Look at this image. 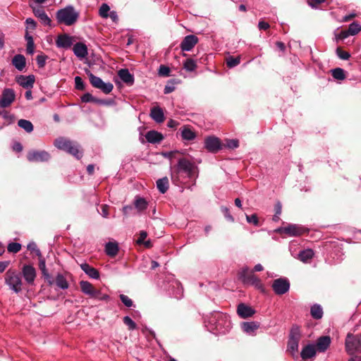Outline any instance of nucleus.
Masks as SVG:
<instances>
[{
	"label": "nucleus",
	"mask_w": 361,
	"mask_h": 361,
	"mask_svg": "<svg viewBox=\"0 0 361 361\" xmlns=\"http://www.w3.org/2000/svg\"><path fill=\"white\" fill-rule=\"evenodd\" d=\"M196 169L197 167L193 162L186 158H180L171 172V180L176 185L183 184L186 178H195Z\"/></svg>",
	"instance_id": "f257e3e1"
},
{
	"label": "nucleus",
	"mask_w": 361,
	"mask_h": 361,
	"mask_svg": "<svg viewBox=\"0 0 361 361\" xmlns=\"http://www.w3.org/2000/svg\"><path fill=\"white\" fill-rule=\"evenodd\" d=\"M210 331H216L218 333H225L231 328V321L228 315L219 312L211 314L208 319Z\"/></svg>",
	"instance_id": "f03ea898"
},
{
	"label": "nucleus",
	"mask_w": 361,
	"mask_h": 361,
	"mask_svg": "<svg viewBox=\"0 0 361 361\" xmlns=\"http://www.w3.org/2000/svg\"><path fill=\"white\" fill-rule=\"evenodd\" d=\"M79 16V12L71 5L61 8L56 13V18L58 23L63 24L66 26L74 25L78 21Z\"/></svg>",
	"instance_id": "7ed1b4c3"
},
{
	"label": "nucleus",
	"mask_w": 361,
	"mask_h": 361,
	"mask_svg": "<svg viewBox=\"0 0 361 361\" xmlns=\"http://www.w3.org/2000/svg\"><path fill=\"white\" fill-rule=\"evenodd\" d=\"M54 145L58 149L66 151L78 159L82 157V152L80 149L79 145L68 139L59 137L55 140Z\"/></svg>",
	"instance_id": "20e7f679"
},
{
	"label": "nucleus",
	"mask_w": 361,
	"mask_h": 361,
	"mask_svg": "<svg viewBox=\"0 0 361 361\" xmlns=\"http://www.w3.org/2000/svg\"><path fill=\"white\" fill-rule=\"evenodd\" d=\"M239 278L244 284L254 286L256 289L264 293L265 289L262 281L253 274V271H249L247 267L242 268L239 273Z\"/></svg>",
	"instance_id": "39448f33"
},
{
	"label": "nucleus",
	"mask_w": 361,
	"mask_h": 361,
	"mask_svg": "<svg viewBox=\"0 0 361 361\" xmlns=\"http://www.w3.org/2000/svg\"><path fill=\"white\" fill-rule=\"evenodd\" d=\"M5 283L10 289L16 293L22 290V279L21 275L15 271L8 270L5 274Z\"/></svg>",
	"instance_id": "423d86ee"
},
{
	"label": "nucleus",
	"mask_w": 361,
	"mask_h": 361,
	"mask_svg": "<svg viewBox=\"0 0 361 361\" xmlns=\"http://www.w3.org/2000/svg\"><path fill=\"white\" fill-rule=\"evenodd\" d=\"M301 334L298 326L291 329L288 342V350L294 355L298 353Z\"/></svg>",
	"instance_id": "0eeeda50"
},
{
	"label": "nucleus",
	"mask_w": 361,
	"mask_h": 361,
	"mask_svg": "<svg viewBox=\"0 0 361 361\" xmlns=\"http://www.w3.org/2000/svg\"><path fill=\"white\" fill-rule=\"evenodd\" d=\"M345 350L349 355L361 353V341L353 335L348 334L345 339Z\"/></svg>",
	"instance_id": "6e6552de"
},
{
	"label": "nucleus",
	"mask_w": 361,
	"mask_h": 361,
	"mask_svg": "<svg viewBox=\"0 0 361 361\" xmlns=\"http://www.w3.org/2000/svg\"><path fill=\"white\" fill-rule=\"evenodd\" d=\"M271 286L276 294L283 295L289 290L290 283L286 278H279L273 281Z\"/></svg>",
	"instance_id": "1a4fd4ad"
},
{
	"label": "nucleus",
	"mask_w": 361,
	"mask_h": 361,
	"mask_svg": "<svg viewBox=\"0 0 361 361\" xmlns=\"http://www.w3.org/2000/svg\"><path fill=\"white\" fill-rule=\"evenodd\" d=\"M16 99V93L11 88H5L0 99V106L6 108L11 105Z\"/></svg>",
	"instance_id": "9d476101"
},
{
	"label": "nucleus",
	"mask_w": 361,
	"mask_h": 361,
	"mask_svg": "<svg viewBox=\"0 0 361 361\" xmlns=\"http://www.w3.org/2000/svg\"><path fill=\"white\" fill-rule=\"evenodd\" d=\"M279 232L283 233L289 236H298L304 233L307 230L302 226L290 224L287 226L279 228Z\"/></svg>",
	"instance_id": "9b49d317"
},
{
	"label": "nucleus",
	"mask_w": 361,
	"mask_h": 361,
	"mask_svg": "<svg viewBox=\"0 0 361 361\" xmlns=\"http://www.w3.org/2000/svg\"><path fill=\"white\" fill-rule=\"evenodd\" d=\"M27 158L31 162L47 161L50 159L49 154L46 151L32 150L27 153Z\"/></svg>",
	"instance_id": "f8f14e48"
},
{
	"label": "nucleus",
	"mask_w": 361,
	"mask_h": 361,
	"mask_svg": "<svg viewBox=\"0 0 361 361\" xmlns=\"http://www.w3.org/2000/svg\"><path fill=\"white\" fill-rule=\"evenodd\" d=\"M204 147L209 152L213 153L217 152L221 148L219 139L213 136L205 139Z\"/></svg>",
	"instance_id": "ddd939ff"
},
{
	"label": "nucleus",
	"mask_w": 361,
	"mask_h": 361,
	"mask_svg": "<svg viewBox=\"0 0 361 361\" xmlns=\"http://www.w3.org/2000/svg\"><path fill=\"white\" fill-rule=\"evenodd\" d=\"M198 42V38L193 35H187L180 43V49L183 51H190Z\"/></svg>",
	"instance_id": "4468645a"
},
{
	"label": "nucleus",
	"mask_w": 361,
	"mask_h": 361,
	"mask_svg": "<svg viewBox=\"0 0 361 361\" xmlns=\"http://www.w3.org/2000/svg\"><path fill=\"white\" fill-rule=\"evenodd\" d=\"M30 6L32 8L35 16L39 19L42 24L44 25H51V20L47 15L42 7L34 6L32 5H30Z\"/></svg>",
	"instance_id": "2eb2a0df"
},
{
	"label": "nucleus",
	"mask_w": 361,
	"mask_h": 361,
	"mask_svg": "<svg viewBox=\"0 0 361 361\" xmlns=\"http://www.w3.org/2000/svg\"><path fill=\"white\" fill-rule=\"evenodd\" d=\"M22 274L28 284H32L36 278L35 269L31 265H24L22 269Z\"/></svg>",
	"instance_id": "dca6fc26"
},
{
	"label": "nucleus",
	"mask_w": 361,
	"mask_h": 361,
	"mask_svg": "<svg viewBox=\"0 0 361 361\" xmlns=\"http://www.w3.org/2000/svg\"><path fill=\"white\" fill-rule=\"evenodd\" d=\"M237 313L240 317L245 319L251 317L255 313V311L250 306L240 303L237 307Z\"/></svg>",
	"instance_id": "f3484780"
},
{
	"label": "nucleus",
	"mask_w": 361,
	"mask_h": 361,
	"mask_svg": "<svg viewBox=\"0 0 361 361\" xmlns=\"http://www.w3.org/2000/svg\"><path fill=\"white\" fill-rule=\"evenodd\" d=\"M56 44L59 48L69 49L73 44V37L64 34L57 37Z\"/></svg>",
	"instance_id": "a211bd4d"
},
{
	"label": "nucleus",
	"mask_w": 361,
	"mask_h": 361,
	"mask_svg": "<svg viewBox=\"0 0 361 361\" xmlns=\"http://www.w3.org/2000/svg\"><path fill=\"white\" fill-rule=\"evenodd\" d=\"M35 76L33 75H19L16 78V82L23 87L26 89H31L35 83Z\"/></svg>",
	"instance_id": "6ab92c4d"
},
{
	"label": "nucleus",
	"mask_w": 361,
	"mask_h": 361,
	"mask_svg": "<svg viewBox=\"0 0 361 361\" xmlns=\"http://www.w3.org/2000/svg\"><path fill=\"white\" fill-rule=\"evenodd\" d=\"M331 343V339L329 336H323L318 338L315 348L320 353L325 352Z\"/></svg>",
	"instance_id": "aec40b11"
},
{
	"label": "nucleus",
	"mask_w": 361,
	"mask_h": 361,
	"mask_svg": "<svg viewBox=\"0 0 361 361\" xmlns=\"http://www.w3.org/2000/svg\"><path fill=\"white\" fill-rule=\"evenodd\" d=\"M315 345L313 344H308L303 347L301 350L300 356L302 360H307V359H312L316 355Z\"/></svg>",
	"instance_id": "412c9836"
},
{
	"label": "nucleus",
	"mask_w": 361,
	"mask_h": 361,
	"mask_svg": "<svg viewBox=\"0 0 361 361\" xmlns=\"http://www.w3.org/2000/svg\"><path fill=\"white\" fill-rule=\"evenodd\" d=\"M73 51L74 54L81 59L85 58L88 54L87 46L82 42H77L75 44Z\"/></svg>",
	"instance_id": "4be33fe9"
},
{
	"label": "nucleus",
	"mask_w": 361,
	"mask_h": 361,
	"mask_svg": "<svg viewBox=\"0 0 361 361\" xmlns=\"http://www.w3.org/2000/svg\"><path fill=\"white\" fill-rule=\"evenodd\" d=\"M12 65L19 71H23L26 66L25 57L22 54H16L12 59Z\"/></svg>",
	"instance_id": "5701e85b"
},
{
	"label": "nucleus",
	"mask_w": 361,
	"mask_h": 361,
	"mask_svg": "<svg viewBox=\"0 0 361 361\" xmlns=\"http://www.w3.org/2000/svg\"><path fill=\"white\" fill-rule=\"evenodd\" d=\"M80 266L81 269L90 278L94 279H98L99 278V273L95 268L87 263H82Z\"/></svg>",
	"instance_id": "b1692460"
},
{
	"label": "nucleus",
	"mask_w": 361,
	"mask_h": 361,
	"mask_svg": "<svg viewBox=\"0 0 361 361\" xmlns=\"http://www.w3.org/2000/svg\"><path fill=\"white\" fill-rule=\"evenodd\" d=\"M145 137L147 142L153 144L159 143L164 139L162 134L155 130H150L147 132Z\"/></svg>",
	"instance_id": "393cba45"
},
{
	"label": "nucleus",
	"mask_w": 361,
	"mask_h": 361,
	"mask_svg": "<svg viewBox=\"0 0 361 361\" xmlns=\"http://www.w3.org/2000/svg\"><path fill=\"white\" fill-rule=\"evenodd\" d=\"M150 116L154 121L159 123L164 121L163 110L159 106L154 107L151 109Z\"/></svg>",
	"instance_id": "a878e982"
},
{
	"label": "nucleus",
	"mask_w": 361,
	"mask_h": 361,
	"mask_svg": "<svg viewBox=\"0 0 361 361\" xmlns=\"http://www.w3.org/2000/svg\"><path fill=\"white\" fill-rule=\"evenodd\" d=\"M118 75L122 81L126 84L132 85L134 82L133 75L126 68L121 69L118 71Z\"/></svg>",
	"instance_id": "bb28decb"
},
{
	"label": "nucleus",
	"mask_w": 361,
	"mask_h": 361,
	"mask_svg": "<svg viewBox=\"0 0 361 361\" xmlns=\"http://www.w3.org/2000/svg\"><path fill=\"white\" fill-rule=\"evenodd\" d=\"M118 252V245L116 242H109L105 245L106 254L111 257H115Z\"/></svg>",
	"instance_id": "cd10ccee"
},
{
	"label": "nucleus",
	"mask_w": 361,
	"mask_h": 361,
	"mask_svg": "<svg viewBox=\"0 0 361 361\" xmlns=\"http://www.w3.org/2000/svg\"><path fill=\"white\" fill-rule=\"evenodd\" d=\"M81 100L82 102H93L98 104L106 105L108 102L106 100L97 99L93 97L90 93L87 92L83 94L81 97Z\"/></svg>",
	"instance_id": "c85d7f7f"
},
{
	"label": "nucleus",
	"mask_w": 361,
	"mask_h": 361,
	"mask_svg": "<svg viewBox=\"0 0 361 361\" xmlns=\"http://www.w3.org/2000/svg\"><path fill=\"white\" fill-rule=\"evenodd\" d=\"M241 327L245 333L252 334L259 328V324L254 322H243Z\"/></svg>",
	"instance_id": "c756f323"
},
{
	"label": "nucleus",
	"mask_w": 361,
	"mask_h": 361,
	"mask_svg": "<svg viewBox=\"0 0 361 361\" xmlns=\"http://www.w3.org/2000/svg\"><path fill=\"white\" fill-rule=\"evenodd\" d=\"M181 137L183 140L190 141L195 138L196 135L195 133L190 128L184 126L181 129Z\"/></svg>",
	"instance_id": "7c9ffc66"
},
{
	"label": "nucleus",
	"mask_w": 361,
	"mask_h": 361,
	"mask_svg": "<svg viewBox=\"0 0 361 361\" xmlns=\"http://www.w3.org/2000/svg\"><path fill=\"white\" fill-rule=\"evenodd\" d=\"M157 187L161 193H162V194L165 193L169 189L168 178L164 177L162 178L157 180Z\"/></svg>",
	"instance_id": "2f4dec72"
},
{
	"label": "nucleus",
	"mask_w": 361,
	"mask_h": 361,
	"mask_svg": "<svg viewBox=\"0 0 361 361\" xmlns=\"http://www.w3.org/2000/svg\"><path fill=\"white\" fill-rule=\"evenodd\" d=\"M89 297L102 301H106L109 299V295L102 293L100 290L96 289L95 288L93 289Z\"/></svg>",
	"instance_id": "473e14b6"
},
{
	"label": "nucleus",
	"mask_w": 361,
	"mask_h": 361,
	"mask_svg": "<svg viewBox=\"0 0 361 361\" xmlns=\"http://www.w3.org/2000/svg\"><path fill=\"white\" fill-rule=\"evenodd\" d=\"M361 30V25L356 23L353 22L350 24L348 27V30L346 33H343V37H346L348 35H355L357 34Z\"/></svg>",
	"instance_id": "72a5a7b5"
},
{
	"label": "nucleus",
	"mask_w": 361,
	"mask_h": 361,
	"mask_svg": "<svg viewBox=\"0 0 361 361\" xmlns=\"http://www.w3.org/2000/svg\"><path fill=\"white\" fill-rule=\"evenodd\" d=\"M87 74L89 76V79H90V82L91 83V85L94 87L97 88V89L101 87V85L104 81L100 78L94 75L90 71H87Z\"/></svg>",
	"instance_id": "f704fd0d"
},
{
	"label": "nucleus",
	"mask_w": 361,
	"mask_h": 361,
	"mask_svg": "<svg viewBox=\"0 0 361 361\" xmlns=\"http://www.w3.org/2000/svg\"><path fill=\"white\" fill-rule=\"evenodd\" d=\"M311 316L315 319H319L323 317V310L319 305L315 304L311 307Z\"/></svg>",
	"instance_id": "c9c22d12"
},
{
	"label": "nucleus",
	"mask_w": 361,
	"mask_h": 361,
	"mask_svg": "<svg viewBox=\"0 0 361 361\" xmlns=\"http://www.w3.org/2000/svg\"><path fill=\"white\" fill-rule=\"evenodd\" d=\"M80 287L81 291L84 294H85L88 296H90L91 293L92 292L93 289L94 288V287L92 286V284L87 281H81L80 282Z\"/></svg>",
	"instance_id": "e433bc0d"
},
{
	"label": "nucleus",
	"mask_w": 361,
	"mask_h": 361,
	"mask_svg": "<svg viewBox=\"0 0 361 361\" xmlns=\"http://www.w3.org/2000/svg\"><path fill=\"white\" fill-rule=\"evenodd\" d=\"M299 259L303 262H307L310 260L314 256V252L311 249H307L302 251H300L299 255Z\"/></svg>",
	"instance_id": "4c0bfd02"
},
{
	"label": "nucleus",
	"mask_w": 361,
	"mask_h": 361,
	"mask_svg": "<svg viewBox=\"0 0 361 361\" xmlns=\"http://www.w3.org/2000/svg\"><path fill=\"white\" fill-rule=\"evenodd\" d=\"M18 126L28 133L32 132L34 128L32 123L30 121L25 119H20L18 121Z\"/></svg>",
	"instance_id": "58836bf2"
},
{
	"label": "nucleus",
	"mask_w": 361,
	"mask_h": 361,
	"mask_svg": "<svg viewBox=\"0 0 361 361\" xmlns=\"http://www.w3.org/2000/svg\"><path fill=\"white\" fill-rule=\"evenodd\" d=\"M183 68L188 71L192 72L197 68L196 61L192 59H188L183 63Z\"/></svg>",
	"instance_id": "ea45409f"
},
{
	"label": "nucleus",
	"mask_w": 361,
	"mask_h": 361,
	"mask_svg": "<svg viewBox=\"0 0 361 361\" xmlns=\"http://www.w3.org/2000/svg\"><path fill=\"white\" fill-rule=\"evenodd\" d=\"M135 207L138 211L141 212L147 209V202L145 198L137 197L135 200Z\"/></svg>",
	"instance_id": "a19ab883"
},
{
	"label": "nucleus",
	"mask_w": 361,
	"mask_h": 361,
	"mask_svg": "<svg viewBox=\"0 0 361 361\" xmlns=\"http://www.w3.org/2000/svg\"><path fill=\"white\" fill-rule=\"evenodd\" d=\"M56 283L58 287L61 289H67L68 288V283L66 278L62 274H58L56 278Z\"/></svg>",
	"instance_id": "79ce46f5"
},
{
	"label": "nucleus",
	"mask_w": 361,
	"mask_h": 361,
	"mask_svg": "<svg viewBox=\"0 0 361 361\" xmlns=\"http://www.w3.org/2000/svg\"><path fill=\"white\" fill-rule=\"evenodd\" d=\"M331 75L334 78L338 80H343L345 78V71L341 68H336L331 70Z\"/></svg>",
	"instance_id": "37998d69"
},
{
	"label": "nucleus",
	"mask_w": 361,
	"mask_h": 361,
	"mask_svg": "<svg viewBox=\"0 0 361 361\" xmlns=\"http://www.w3.org/2000/svg\"><path fill=\"white\" fill-rule=\"evenodd\" d=\"M110 7L106 4H102L99 9V15L103 18H109Z\"/></svg>",
	"instance_id": "c03bdc74"
},
{
	"label": "nucleus",
	"mask_w": 361,
	"mask_h": 361,
	"mask_svg": "<svg viewBox=\"0 0 361 361\" xmlns=\"http://www.w3.org/2000/svg\"><path fill=\"white\" fill-rule=\"evenodd\" d=\"M240 57L234 58L233 56H229L226 59V64L228 68H234L236 66H238L240 63Z\"/></svg>",
	"instance_id": "a18cd8bd"
},
{
	"label": "nucleus",
	"mask_w": 361,
	"mask_h": 361,
	"mask_svg": "<svg viewBox=\"0 0 361 361\" xmlns=\"http://www.w3.org/2000/svg\"><path fill=\"white\" fill-rule=\"evenodd\" d=\"M39 269L41 270L43 276L46 279L49 278V274L46 268L45 259L44 258H42V257H39Z\"/></svg>",
	"instance_id": "49530a36"
},
{
	"label": "nucleus",
	"mask_w": 361,
	"mask_h": 361,
	"mask_svg": "<svg viewBox=\"0 0 361 361\" xmlns=\"http://www.w3.org/2000/svg\"><path fill=\"white\" fill-rule=\"evenodd\" d=\"M8 251L13 253H17L21 249V245L18 243H11L7 247Z\"/></svg>",
	"instance_id": "de8ad7c7"
},
{
	"label": "nucleus",
	"mask_w": 361,
	"mask_h": 361,
	"mask_svg": "<svg viewBox=\"0 0 361 361\" xmlns=\"http://www.w3.org/2000/svg\"><path fill=\"white\" fill-rule=\"evenodd\" d=\"M123 323L128 326L129 330H134L137 327L135 322H133V319L128 316L123 317Z\"/></svg>",
	"instance_id": "09e8293b"
},
{
	"label": "nucleus",
	"mask_w": 361,
	"mask_h": 361,
	"mask_svg": "<svg viewBox=\"0 0 361 361\" xmlns=\"http://www.w3.org/2000/svg\"><path fill=\"white\" fill-rule=\"evenodd\" d=\"M113 88H114V85L112 83H111L109 82H103V83L101 85V87H99V89L101 90L104 93L109 94L112 91Z\"/></svg>",
	"instance_id": "8fccbe9b"
},
{
	"label": "nucleus",
	"mask_w": 361,
	"mask_h": 361,
	"mask_svg": "<svg viewBox=\"0 0 361 361\" xmlns=\"http://www.w3.org/2000/svg\"><path fill=\"white\" fill-rule=\"evenodd\" d=\"M120 299L122 301V302L128 307H130L133 305V300L128 298L127 295L121 294L120 295Z\"/></svg>",
	"instance_id": "3c124183"
},
{
	"label": "nucleus",
	"mask_w": 361,
	"mask_h": 361,
	"mask_svg": "<svg viewBox=\"0 0 361 361\" xmlns=\"http://www.w3.org/2000/svg\"><path fill=\"white\" fill-rule=\"evenodd\" d=\"M336 54L338 56L343 60H348L350 56L348 52L342 50L341 48H337Z\"/></svg>",
	"instance_id": "603ef678"
},
{
	"label": "nucleus",
	"mask_w": 361,
	"mask_h": 361,
	"mask_svg": "<svg viewBox=\"0 0 361 361\" xmlns=\"http://www.w3.org/2000/svg\"><path fill=\"white\" fill-rule=\"evenodd\" d=\"M75 84L77 90H83L85 89V84L80 76H76L75 78Z\"/></svg>",
	"instance_id": "864d4df0"
},
{
	"label": "nucleus",
	"mask_w": 361,
	"mask_h": 361,
	"mask_svg": "<svg viewBox=\"0 0 361 361\" xmlns=\"http://www.w3.org/2000/svg\"><path fill=\"white\" fill-rule=\"evenodd\" d=\"M246 220L248 223L252 224L255 226L259 225V220L256 214L247 215L246 214Z\"/></svg>",
	"instance_id": "5fc2aeb1"
},
{
	"label": "nucleus",
	"mask_w": 361,
	"mask_h": 361,
	"mask_svg": "<svg viewBox=\"0 0 361 361\" xmlns=\"http://www.w3.org/2000/svg\"><path fill=\"white\" fill-rule=\"evenodd\" d=\"M170 68L166 66L161 65L159 68V74L162 76H169Z\"/></svg>",
	"instance_id": "6e6d98bb"
},
{
	"label": "nucleus",
	"mask_w": 361,
	"mask_h": 361,
	"mask_svg": "<svg viewBox=\"0 0 361 361\" xmlns=\"http://www.w3.org/2000/svg\"><path fill=\"white\" fill-rule=\"evenodd\" d=\"M47 56L44 55H38L37 56V63L39 68H43L45 66Z\"/></svg>",
	"instance_id": "4d7b16f0"
},
{
	"label": "nucleus",
	"mask_w": 361,
	"mask_h": 361,
	"mask_svg": "<svg viewBox=\"0 0 361 361\" xmlns=\"http://www.w3.org/2000/svg\"><path fill=\"white\" fill-rule=\"evenodd\" d=\"M221 211L224 213V215L225 218L228 221H229L231 222H233L234 221V218L231 214L230 211H229V209L227 207H222L221 208Z\"/></svg>",
	"instance_id": "13d9d810"
},
{
	"label": "nucleus",
	"mask_w": 361,
	"mask_h": 361,
	"mask_svg": "<svg viewBox=\"0 0 361 361\" xmlns=\"http://www.w3.org/2000/svg\"><path fill=\"white\" fill-rule=\"evenodd\" d=\"M27 249L30 250H32V251H35L36 255L41 257H42V254H41V252L40 250L37 248V245L35 243H30L28 245H27Z\"/></svg>",
	"instance_id": "bf43d9fd"
},
{
	"label": "nucleus",
	"mask_w": 361,
	"mask_h": 361,
	"mask_svg": "<svg viewBox=\"0 0 361 361\" xmlns=\"http://www.w3.org/2000/svg\"><path fill=\"white\" fill-rule=\"evenodd\" d=\"M0 116H1L4 119L8 121L9 123L13 122L14 120V116L10 114L7 111H2Z\"/></svg>",
	"instance_id": "052dcab7"
},
{
	"label": "nucleus",
	"mask_w": 361,
	"mask_h": 361,
	"mask_svg": "<svg viewBox=\"0 0 361 361\" xmlns=\"http://www.w3.org/2000/svg\"><path fill=\"white\" fill-rule=\"evenodd\" d=\"M25 23L27 29L35 30L36 28V22L32 18H27Z\"/></svg>",
	"instance_id": "680f3d73"
},
{
	"label": "nucleus",
	"mask_w": 361,
	"mask_h": 361,
	"mask_svg": "<svg viewBox=\"0 0 361 361\" xmlns=\"http://www.w3.org/2000/svg\"><path fill=\"white\" fill-rule=\"evenodd\" d=\"M326 0H308V5L312 8H317V6L324 3Z\"/></svg>",
	"instance_id": "e2e57ef3"
},
{
	"label": "nucleus",
	"mask_w": 361,
	"mask_h": 361,
	"mask_svg": "<svg viewBox=\"0 0 361 361\" xmlns=\"http://www.w3.org/2000/svg\"><path fill=\"white\" fill-rule=\"evenodd\" d=\"M109 205L107 204H103L101 206V210L102 212H100V214L104 217V218H108L109 216Z\"/></svg>",
	"instance_id": "0e129e2a"
},
{
	"label": "nucleus",
	"mask_w": 361,
	"mask_h": 361,
	"mask_svg": "<svg viewBox=\"0 0 361 361\" xmlns=\"http://www.w3.org/2000/svg\"><path fill=\"white\" fill-rule=\"evenodd\" d=\"M226 145L230 149H235L239 146V142L238 140H230L227 142Z\"/></svg>",
	"instance_id": "69168bd1"
},
{
	"label": "nucleus",
	"mask_w": 361,
	"mask_h": 361,
	"mask_svg": "<svg viewBox=\"0 0 361 361\" xmlns=\"http://www.w3.org/2000/svg\"><path fill=\"white\" fill-rule=\"evenodd\" d=\"M147 233L146 231H142L140 233V236L137 240V244H142L144 243L145 239L147 238Z\"/></svg>",
	"instance_id": "338daca9"
},
{
	"label": "nucleus",
	"mask_w": 361,
	"mask_h": 361,
	"mask_svg": "<svg viewBox=\"0 0 361 361\" xmlns=\"http://www.w3.org/2000/svg\"><path fill=\"white\" fill-rule=\"evenodd\" d=\"M109 17L112 20L113 22L117 23L118 21V17L116 11H111L109 12Z\"/></svg>",
	"instance_id": "774afa93"
}]
</instances>
